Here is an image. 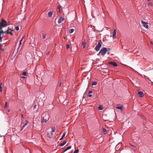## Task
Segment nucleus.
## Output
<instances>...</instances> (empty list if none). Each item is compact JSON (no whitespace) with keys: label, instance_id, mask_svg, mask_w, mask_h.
I'll return each mask as SVG.
<instances>
[{"label":"nucleus","instance_id":"f257e3e1","mask_svg":"<svg viewBox=\"0 0 153 153\" xmlns=\"http://www.w3.org/2000/svg\"><path fill=\"white\" fill-rule=\"evenodd\" d=\"M129 147L130 149L135 152L137 150L139 149V147L135 145H134L131 143H129Z\"/></svg>","mask_w":153,"mask_h":153},{"label":"nucleus","instance_id":"f03ea898","mask_svg":"<svg viewBox=\"0 0 153 153\" xmlns=\"http://www.w3.org/2000/svg\"><path fill=\"white\" fill-rule=\"evenodd\" d=\"M1 22H0V28L2 29L4 27H6L8 24L7 22L2 18L1 20Z\"/></svg>","mask_w":153,"mask_h":153},{"label":"nucleus","instance_id":"7ed1b4c3","mask_svg":"<svg viewBox=\"0 0 153 153\" xmlns=\"http://www.w3.org/2000/svg\"><path fill=\"white\" fill-rule=\"evenodd\" d=\"M102 44V42L101 40H98V44L96 45L94 48L96 51H99Z\"/></svg>","mask_w":153,"mask_h":153},{"label":"nucleus","instance_id":"20e7f679","mask_svg":"<svg viewBox=\"0 0 153 153\" xmlns=\"http://www.w3.org/2000/svg\"><path fill=\"white\" fill-rule=\"evenodd\" d=\"M42 120L41 121V123L43 124L44 123L46 122L49 119V116L48 114H46L45 116L42 117Z\"/></svg>","mask_w":153,"mask_h":153},{"label":"nucleus","instance_id":"39448f33","mask_svg":"<svg viewBox=\"0 0 153 153\" xmlns=\"http://www.w3.org/2000/svg\"><path fill=\"white\" fill-rule=\"evenodd\" d=\"M106 52V48H101L99 54L104 56Z\"/></svg>","mask_w":153,"mask_h":153},{"label":"nucleus","instance_id":"423d86ee","mask_svg":"<svg viewBox=\"0 0 153 153\" xmlns=\"http://www.w3.org/2000/svg\"><path fill=\"white\" fill-rule=\"evenodd\" d=\"M141 23L143 24V26L146 28L148 29L149 25H148V23L147 22L144 21L143 20H141Z\"/></svg>","mask_w":153,"mask_h":153},{"label":"nucleus","instance_id":"0eeeda50","mask_svg":"<svg viewBox=\"0 0 153 153\" xmlns=\"http://www.w3.org/2000/svg\"><path fill=\"white\" fill-rule=\"evenodd\" d=\"M28 121L27 120H25V123H24V122L23 123L24 124V125L21 128L20 130L21 131L23 130L25 127L28 124Z\"/></svg>","mask_w":153,"mask_h":153},{"label":"nucleus","instance_id":"6e6552de","mask_svg":"<svg viewBox=\"0 0 153 153\" xmlns=\"http://www.w3.org/2000/svg\"><path fill=\"white\" fill-rule=\"evenodd\" d=\"M109 64L112 65L114 67L117 66V65L115 62H109Z\"/></svg>","mask_w":153,"mask_h":153},{"label":"nucleus","instance_id":"1a4fd4ad","mask_svg":"<svg viewBox=\"0 0 153 153\" xmlns=\"http://www.w3.org/2000/svg\"><path fill=\"white\" fill-rule=\"evenodd\" d=\"M65 19L64 17H60L59 19L58 22L59 24L62 23Z\"/></svg>","mask_w":153,"mask_h":153},{"label":"nucleus","instance_id":"9d476101","mask_svg":"<svg viewBox=\"0 0 153 153\" xmlns=\"http://www.w3.org/2000/svg\"><path fill=\"white\" fill-rule=\"evenodd\" d=\"M137 94L139 95V97H142L143 96V93L141 91H138Z\"/></svg>","mask_w":153,"mask_h":153},{"label":"nucleus","instance_id":"9b49d317","mask_svg":"<svg viewBox=\"0 0 153 153\" xmlns=\"http://www.w3.org/2000/svg\"><path fill=\"white\" fill-rule=\"evenodd\" d=\"M116 30L114 29V31L113 32V37L114 39H115L116 38Z\"/></svg>","mask_w":153,"mask_h":153},{"label":"nucleus","instance_id":"f8f14e48","mask_svg":"<svg viewBox=\"0 0 153 153\" xmlns=\"http://www.w3.org/2000/svg\"><path fill=\"white\" fill-rule=\"evenodd\" d=\"M71 146H69L68 147H67L63 151V150H62V153H64L66 151H67V150L71 149Z\"/></svg>","mask_w":153,"mask_h":153},{"label":"nucleus","instance_id":"ddd939ff","mask_svg":"<svg viewBox=\"0 0 153 153\" xmlns=\"http://www.w3.org/2000/svg\"><path fill=\"white\" fill-rule=\"evenodd\" d=\"M67 141H64L62 143L59 145V146H63L66 143Z\"/></svg>","mask_w":153,"mask_h":153},{"label":"nucleus","instance_id":"4468645a","mask_svg":"<svg viewBox=\"0 0 153 153\" xmlns=\"http://www.w3.org/2000/svg\"><path fill=\"white\" fill-rule=\"evenodd\" d=\"M53 14V12L51 11H50L48 12V15L49 17H51L52 16V15Z\"/></svg>","mask_w":153,"mask_h":153},{"label":"nucleus","instance_id":"2eb2a0df","mask_svg":"<svg viewBox=\"0 0 153 153\" xmlns=\"http://www.w3.org/2000/svg\"><path fill=\"white\" fill-rule=\"evenodd\" d=\"M123 106H117V107H116V108L118 109H120V110L121 111H123Z\"/></svg>","mask_w":153,"mask_h":153},{"label":"nucleus","instance_id":"dca6fc26","mask_svg":"<svg viewBox=\"0 0 153 153\" xmlns=\"http://www.w3.org/2000/svg\"><path fill=\"white\" fill-rule=\"evenodd\" d=\"M51 129V135H52L53 134V133L55 132V129L54 128H52Z\"/></svg>","mask_w":153,"mask_h":153},{"label":"nucleus","instance_id":"f3484780","mask_svg":"<svg viewBox=\"0 0 153 153\" xmlns=\"http://www.w3.org/2000/svg\"><path fill=\"white\" fill-rule=\"evenodd\" d=\"M97 84V82L96 81H93L92 82V86L95 85Z\"/></svg>","mask_w":153,"mask_h":153},{"label":"nucleus","instance_id":"a211bd4d","mask_svg":"<svg viewBox=\"0 0 153 153\" xmlns=\"http://www.w3.org/2000/svg\"><path fill=\"white\" fill-rule=\"evenodd\" d=\"M98 108L100 110H102L103 108V106L102 105H100L98 107Z\"/></svg>","mask_w":153,"mask_h":153},{"label":"nucleus","instance_id":"6ab92c4d","mask_svg":"<svg viewBox=\"0 0 153 153\" xmlns=\"http://www.w3.org/2000/svg\"><path fill=\"white\" fill-rule=\"evenodd\" d=\"M86 44V42H83L82 44V46H83V48H85V45Z\"/></svg>","mask_w":153,"mask_h":153},{"label":"nucleus","instance_id":"aec40b11","mask_svg":"<svg viewBox=\"0 0 153 153\" xmlns=\"http://www.w3.org/2000/svg\"><path fill=\"white\" fill-rule=\"evenodd\" d=\"M102 131L105 134H106L107 132V130L105 128H102Z\"/></svg>","mask_w":153,"mask_h":153},{"label":"nucleus","instance_id":"412c9836","mask_svg":"<svg viewBox=\"0 0 153 153\" xmlns=\"http://www.w3.org/2000/svg\"><path fill=\"white\" fill-rule=\"evenodd\" d=\"M2 83H1L0 84V92L2 91Z\"/></svg>","mask_w":153,"mask_h":153},{"label":"nucleus","instance_id":"4be33fe9","mask_svg":"<svg viewBox=\"0 0 153 153\" xmlns=\"http://www.w3.org/2000/svg\"><path fill=\"white\" fill-rule=\"evenodd\" d=\"M60 7L61 6L60 5L59 6H58L57 7V9H58L59 12V13H61Z\"/></svg>","mask_w":153,"mask_h":153},{"label":"nucleus","instance_id":"5701e85b","mask_svg":"<svg viewBox=\"0 0 153 153\" xmlns=\"http://www.w3.org/2000/svg\"><path fill=\"white\" fill-rule=\"evenodd\" d=\"M74 31V29H71L69 31V33H72Z\"/></svg>","mask_w":153,"mask_h":153},{"label":"nucleus","instance_id":"b1692460","mask_svg":"<svg viewBox=\"0 0 153 153\" xmlns=\"http://www.w3.org/2000/svg\"><path fill=\"white\" fill-rule=\"evenodd\" d=\"M7 106V102H6L5 103V105H4V108H6Z\"/></svg>","mask_w":153,"mask_h":153},{"label":"nucleus","instance_id":"393cba45","mask_svg":"<svg viewBox=\"0 0 153 153\" xmlns=\"http://www.w3.org/2000/svg\"><path fill=\"white\" fill-rule=\"evenodd\" d=\"M66 49H68L69 48L70 46H69V44H66Z\"/></svg>","mask_w":153,"mask_h":153},{"label":"nucleus","instance_id":"a878e982","mask_svg":"<svg viewBox=\"0 0 153 153\" xmlns=\"http://www.w3.org/2000/svg\"><path fill=\"white\" fill-rule=\"evenodd\" d=\"M147 6H151V7H152V3H149L148 4Z\"/></svg>","mask_w":153,"mask_h":153},{"label":"nucleus","instance_id":"bb28decb","mask_svg":"<svg viewBox=\"0 0 153 153\" xmlns=\"http://www.w3.org/2000/svg\"><path fill=\"white\" fill-rule=\"evenodd\" d=\"M46 35L45 34H43L42 36V39H44L46 37Z\"/></svg>","mask_w":153,"mask_h":153},{"label":"nucleus","instance_id":"cd10ccee","mask_svg":"<svg viewBox=\"0 0 153 153\" xmlns=\"http://www.w3.org/2000/svg\"><path fill=\"white\" fill-rule=\"evenodd\" d=\"M15 29H16V30H17V31L19 29V28L18 26H16L15 27Z\"/></svg>","mask_w":153,"mask_h":153},{"label":"nucleus","instance_id":"c85d7f7f","mask_svg":"<svg viewBox=\"0 0 153 153\" xmlns=\"http://www.w3.org/2000/svg\"><path fill=\"white\" fill-rule=\"evenodd\" d=\"M2 44H0V50H3V49L2 48Z\"/></svg>","mask_w":153,"mask_h":153},{"label":"nucleus","instance_id":"c756f323","mask_svg":"<svg viewBox=\"0 0 153 153\" xmlns=\"http://www.w3.org/2000/svg\"><path fill=\"white\" fill-rule=\"evenodd\" d=\"M22 75L25 76H27V73L25 72H23Z\"/></svg>","mask_w":153,"mask_h":153},{"label":"nucleus","instance_id":"7c9ffc66","mask_svg":"<svg viewBox=\"0 0 153 153\" xmlns=\"http://www.w3.org/2000/svg\"><path fill=\"white\" fill-rule=\"evenodd\" d=\"M79 149L75 150L73 153H77L79 152Z\"/></svg>","mask_w":153,"mask_h":153},{"label":"nucleus","instance_id":"2f4dec72","mask_svg":"<svg viewBox=\"0 0 153 153\" xmlns=\"http://www.w3.org/2000/svg\"><path fill=\"white\" fill-rule=\"evenodd\" d=\"M9 31L8 30H7L5 31H4V33H6V34H8Z\"/></svg>","mask_w":153,"mask_h":153},{"label":"nucleus","instance_id":"473e14b6","mask_svg":"<svg viewBox=\"0 0 153 153\" xmlns=\"http://www.w3.org/2000/svg\"><path fill=\"white\" fill-rule=\"evenodd\" d=\"M0 33H1V34L2 33H4V31H3V30H2V29H0Z\"/></svg>","mask_w":153,"mask_h":153},{"label":"nucleus","instance_id":"72a5a7b5","mask_svg":"<svg viewBox=\"0 0 153 153\" xmlns=\"http://www.w3.org/2000/svg\"><path fill=\"white\" fill-rule=\"evenodd\" d=\"M8 30V31L9 30H11V31H13V27H12L11 28H9V29Z\"/></svg>","mask_w":153,"mask_h":153},{"label":"nucleus","instance_id":"f704fd0d","mask_svg":"<svg viewBox=\"0 0 153 153\" xmlns=\"http://www.w3.org/2000/svg\"><path fill=\"white\" fill-rule=\"evenodd\" d=\"M25 37V36H23L22 38L19 41V42H22V40Z\"/></svg>","mask_w":153,"mask_h":153},{"label":"nucleus","instance_id":"c9c22d12","mask_svg":"<svg viewBox=\"0 0 153 153\" xmlns=\"http://www.w3.org/2000/svg\"><path fill=\"white\" fill-rule=\"evenodd\" d=\"M66 134V132H65L63 134L62 136V138H63L65 136V135Z\"/></svg>","mask_w":153,"mask_h":153},{"label":"nucleus","instance_id":"e433bc0d","mask_svg":"<svg viewBox=\"0 0 153 153\" xmlns=\"http://www.w3.org/2000/svg\"><path fill=\"white\" fill-rule=\"evenodd\" d=\"M8 34H10L11 35V36H12L13 35V33H12L11 32V31H10V32H9H9H8Z\"/></svg>","mask_w":153,"mask_h":153},{"label":"nucleus","instance_id":"4c0bfd02","mask_svg":"<svg viewBox=\"0 0 153 153\" xmlns=\"http://www.w3.org/2000/svg\"><path fill=\"white\" fill-rule=\"evenodd\" d=\"M3 36H1L0 37V42H2V39L3 38Z\"/></svg>","mask_w":153,"mask_h":153},{"label":"nucleus","instance_id":"58836bf2","mask_svg":"<svg viewBox=\"0 0 153 153\" xmlns=\"http://www.w3.org/2000/svg\"><path fill=\"white\" fill-rule=\"evenodd\" d=\"M106 50H107V52L108 51H110V48H106Z\"/></svg>","mask_w":153,"mask_h":153},{"label":"nucleus","instance_id":"ea45409f","mask_svg":"<svg viewBox=\"0 0 153 153\" xmlns=\"http://www.w3.org/2000/svg\"><path fill=\"white\" fill-rule=\"evenodd\" d=\"M88 96L89 97H92V95L91 94H88Z\"/></svg>","mask_w":153,"mask_h":153},{"label":"nucleus","instance_id":"a19ab883","mask_svg":"<svg viewBox=\"0 0 153 153\" xmlns=\"http://www.w3.org/2000/svg\"><path fill=\"white\" fill-rule=\"evenodd\" d=\"M47 136L49 138H51V137L50 136L49 134V133L47 134Z\"/></svg>","mask_w":153,"mask_h":153},{"label":"nucleus","instance_id":"79ce46f5","mask_svg":"<svg viewBox=\"0 0 153 153\" xmlns=\"http://www.w3.org/2000/svg\"><path fill=\"white\" fill-rule=\"evenodd\" d=\"M92 93V91H89L88 92V94H91Z\"/></svg>","mask_w":153,"mask_h":153},{"label":"nucleus","instance_id":"37998d69","mask_svg":"<svg viewBox=\"0 0 153 153\" xmlns=\"http://www.w3.org/2000/svg\"><path fill=\"white\" fill-rule=\"evenodd\" d=\"M151 46H152L153 47V43L152 41L151 42Z\"/></svg>","mask_w":153,"mask_h":153},{"label":"nucleus","instance_id":"c03bdc74","mask_svg":"<svg viewBox=\"0 0 153 153\" xmlns=\"http://www.w3.org/2000/svg\"><path fill=\"white\" fill-rule=\"evenodd\" d=\"M36 105H35L33 106V108L34 109L35 108H36Z\"/></svg>","mask_w":153,"mask_h":153},{"label":"nucleus","instance_id":"a18cd8bd","mask_svg":"<svg viewBox=\"0 0 153 153\" xmlns=\"http://www.w3.org/2000/svg\"><path fill=\"white\" fill-rule=\"evenodd\" d=\"M50 53V52H48L47 53H46V55L48 56L49 55V54Z\"/></svg>","mask_w":153,"mask_h":153},{"label":"nucleus","instance_id":"49530a36","mask_svg":"<svg viewBox=\"0 0 153 153\" xmlns=\"http://www.w3.org/2000/svg\"><path fill=\"white\" fill-rule=\"evenodd\" d=\"M22 44V42H19V47H20V46H21V45Z\"/></svg>","mask_w":153,"mask_h":153},{"label":"nucleus","instance_id":"de8ad7c7","mask_svg":"<svg viewBox=\"0 0 153 153\" xmlns=\"http://www.w3.org/2000/svg\"><path fill=\"white\" fill-rule=\"evenodd\" d=\"M20 47H19L18 48H17V53H18V51H19V49Z\"/></svg>","mask_w":153,"mask_h":153},{"label":"nucleus","instance_id":"09e8293b","mask_svg":"<svg viewBox=\"0 0 153 153\" xmlns=\"http://www.w3.org/2000/svg\"><path fill=\"white\" fill-rule=\"evenodd\" d=\"M63 138H62V137H61V138L59 139L60 140H61L63 139Z\"/></svg>","mask_w":153,"mask_h":153},{"label":"nucleus","instance_id":"8fccbe9b","mask_svg":"<svg viewBox=\"0 0 153 153\" xmlns=\"http://www.w3.org/2000/svg\"><path fill=\"white\" fill-rule=\"evenodd\" d=\"M61 82H60V83L59 84V86H61Z\"/></svg>","mask_w":153,"mask_h":153},{"label":"nucleus","instance_id":"3c124183","mask_svg":"<svg viewBox=\"0 0 153 153\" xmlns=\"http://www.w3.org/2000/svg\"><path fill=\"white\" fill-rule=\"evenodd\" d=\"M22 118L24 117L23 115L22 114Z\"/></svg>","mask_w":153,"mask_h":153},{"label":"nucleus","instance_id":"603ef678","mask_svg":"<svg viewBox=\"0 0 153 153\" xmlns=\"http://www.w3.org/2000/svg\"><path fill=\"white\" fill-rule=\"evenodd\" d=\"M119 145H117V146H116V147H117L118 146H119Z\"/></svg>","mask_w":153,"mask_h":153},{"label":"nucleus","instance_id":"864d4df0","mask_svg":"<svg viewBox=\"0 0 153 153\" xmlns=\"http://www.w3.org/2000/svg\"><path fill=\"white\" fill-rule=\"evenodd\" d=\"M147 1H150V0H147Z\"/></svg>","mask_w":153,"mask_h":153},{"label":"nucleus","instance_id":"5fc2aeb1","mask_svg":"<svg viewBox=\"0 0 153 153\" xmlns=\"http://www.w3.org/2000/svg\"><path fill=\"white\" fill-rule=\"evenodd\" d=\"M64 38V39H65L66 37H64V38Z\"/></svg>","mask_w":153,"mask_h":153},{"label":"nucleus","instance_id":"6e6d98bb","mask_svg":"<svg viewBox=\"0 0 153 153\" xmlns=\"http://www.w3.org/2000/svg\"><path fill=\"white\" fill-rule=\"evenodd\" d=\"M1 36V34H0V37Z\"/></svg>","mask_w":153,"mask_h":153}]
</instances>
